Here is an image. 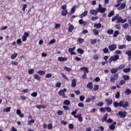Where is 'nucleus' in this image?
I'll return each mask as SVG.
<instances>
[{
	"instance_id": "nucleus-63",
	"label": "nucleus",
	"mask_w": 131,
	"mask_h": 131,
	"mask_svg": "<svg viewBox=\"0 0 131 131\" xmlns=\"http://www.w3.org/2000/svg\"><path fill=\"white\" fill-rule=\"evenodd\" d=\"M125 83V81L123 80H121L120 81L119 84L120 85H122V84H124Z\"/></svg>"
},
{
	"instance_id": "nucleus-3",
	"label": "nucleus",
	"mask_w": 131,
	"mask_h": 131,
	"mask_svg": "<svg viewBox=\"0 0 131 131\" xmlns=\"http://www.w3.org/2000/svg\"><path fill=\"white\" fill-rule=\"evenodd\" d=\"M66 92H67V89L64 88L62 90H60L58 92V94L59 95V96H62V97H63V98H67V97L65 96V93H66Z\"/></svg>"
},
{
	"instance_id": "nucleus-61",
	"label": "nucleus",
	"mask_w": 131,
	"mask_h": 131,
	"mask_svg": "<svg viewBox=\"0 0 131 131\" xmlns=\"http://www.w3.org/2000/svg\"><path fill=\"white\" fill-rule=\"evenodd\" d=\"M97 42V39H94L91 40V43L92 45H95Z\"/></svg>"
},
{
	"instance_id": "nucleus-44",
	"label": "nucleus",
	"mask_w": 131,
	"mask_h": 131,
	"mask_svg": "<svg viewBox=\"0 0 131 131\" xmlns=\"http://www.w3.org/2000/svg\"><path fill=\"white\" fill-rule=\"evenodd\" d=\"M75 8H76V6H74L73 7V8H72L71 11V14H74V13L75 12V11H76Z\"/></svg>"
},
{
	"instance_id": "nucleus-33",
	"label": "nucleus",
	"mask_w": 131,
	"mask_h": 131,
	"mask_svg": "<svg viewBox=\"0 0 131 131\" xmlns=\"http://www.w3.org/2000/svg\"><path fill=\"white\" fill-rule=\"evenodd\" d=\"M73 29H74V26H73V25H70L69 27V32H72Z\"/></svg>"
},
{
	"instance_id": "nucleus-1",
	"label": "nucleus",
	"mask_w": 131,
	"mask_h": 131,
	"mask_svg": "<svg viewBox=\"0 0 131 131\" xmlns=\"http://www.w3.org/2000/svg\"><path fill=\"white\" fill-rule=\"evenodd\" d=\"M119 59V55H115L114 56H111L108 62L109 63H111L112 62H116L117 60H118Z\"/></svg>"
},
{
	"instance_id": "nucleus-29",
	"label": "nucleus",
	"mask_w": 131,
	"mask_h": 131,
	"mask_svg": "<svg viewBox=\"0 0 131 131\" xmlns=\"http://www.w3.org/2000/svg\"><path fill=\"white\" fill-rule=\"evenodd\" d=\"M94 27L95 28H101V27H102V24H101V23L95 24Z\"/></svg>"
},
{
	"instance_id": "nucleus-31",
	"label": "nucleus",
	"mask_w": 131,
	"mask_h": 131,
	"mask_svg": "<svg viewBox=\"0 0 131 131\" xmlns=\"http://www.w3.org/2000/svg\"><path fill=\"white\" fill-rule=\"evenodd\" d=\"M37 74L40 75H45V74H46V71L40 70L37 72Z\"/></svg>"
},
{
	"instance_id": "nucleus-62",
	"label": "nucleus",
	"mask_w": 131,
	"mask_h": 131,
	"mask_svg": "<svg viewBox=\"0 0 131 131\" xmlns=\"http://www.w3.org/2000/svg\"><path fill=\"white\" fill-rule=\"evenodd\" d=\"M60 26H61V24H55V29H58V28H60Z\"/></svg>"
},
{
	"instance_id": "nucleus-46",
	"label": "nucleus",
	"mask_w": 131,
	"mask_h": 131,
	"mask_svg": "<svg viewBox=\"0 0 131 131\" xmlns=\"http://www.w3.org/2000/svg\"><path fill=\"white\" fill-rule=\"evenodd\" d=\"M64 70H66V71H67L68 72H70V71H71L72 70L71 68H69L67 67H64Z\"/></svg>"
},
{
	"instance_id": "nucleus-25",
	"label": "nucleus",
	"mask_w": 131,
	"mask_h": 131,
	"mask_svg": "<svg viewBox=\"0 0 131 131\" xmlns=\"http://www.w3.org/2000/svg\"><path fill=\"white\" fill-rule=\"evenodd\" d=\"M78 22L80 25H81V24H83V25H86V22L83 21V19H82L79 20Z\"/></svg>"
},
{
	"instance_id": "nucleus-50",
	"label": "nucleus",
	"mask_w": 131,
	"mask_h": 131,
	"mask_svg": "<svg viewBox=\"0 0 131 131\" xmlns=\"http://www.w3.org/2000/svg\"><path fill=\"white\" fill-rule=\"evenodd\" d=\"M52 75L51 73H48L47 74H46L45 77L46 78H51V77H52Z\"/></svg>"
},
{
	"instance_id": "nucleus-48",
	"label": "nucleus",
	"mask_w": 131,
	"mask_h": 131,
	"mask_svg": "<svg viewBox=\"0 0 131 131\" xmlns=\"http://www.w3.org/2000/svg\"><path fill=\"white\" fill-rule=\"evenodd\" d=\"M126 39L127 41H130L131 40L130 35H126Z\"/></svg>"
},
{
	"instance_id": "nucleus-52",
	"label": "nucleus",
	"mask_w": 131,
	"mask_h": 131,
	"mask_svg": "<svg viewBox=\"0 0 131 131\" xmlns=\"http://www.w3.org/2000/svg\"><path fill=\"white\" fill-rule=\"evenodd\" d=\"M34 122H35L34 120L32 119L28 122V124H29V125H31V123H34Z\"/></svg>"
},
{
	"instance_id": "nucleus-58",
	"label": "nucleus",
	"mask_w": 131,
	"mask_h": 131,
	"mask_svg": "<svg viewBox=\"0 0 131 131\" xmlns=\"http://www.w3.org/2000/svg\"><path fill=\"white\" fill-rule=\"evenodd\" d=\"M48 129H52L53 128V124L52 123L49 124L48 125Z\"/></svg>"
},
{
	"instance_id": "nucleus-11",
	"label": "nucleus",
	"mask_w": 131,
	"mask_h": 131,
	"mask_svg": "<svg viewBox=\"0 0 131 131\" xmlns=\"http://www.w3.org/2000/svg\"><path fill=\"white\" fill-rule=\"evenodd\" d=\"M115 125H116V122H113L112 124L109 126L110 129L114 130L115 129Z\"/></svg>"
},
{
	"instance_id": "nucleus-7",
	"label": "nucleus",
	"mask_w": 131,
	"mask_h": 131,
	"mask_svg": "<svg viewBox=\"0 0 131 131\" xmlns=\"http://www.w3.org/2000/svg\"><path fill=\"white\" fill-rule=\"evenodd\" d=\"M108 49L111 52H113L117 49V46L115 44L111 45L108 46Z\"/></svg>"
},
{
	"instance_id": "nucleus-4",
	"label": "nucleus",
	"mask_w": 131,
	"mask_h": 131,
	"mask_svg": "<svg viewBox=\"0 0 131 131\" xmlns=\"http://www.w3.org/2000/svg\"><path fill=\"white\" fill-rule=\"evenodd\" d=\"M97 10H98V13H103L106 12V8H103L102 6V5L99 4L98 5V9Z\"/></svg>"
},
{
	"instance_id": "nucleus-59",
	"label": "nucleus",
	"mask_w": 131,
	"mask_h": 131,
	"mask_svg": "<svg viewBox=\"0 0 131 131\" xmlns=\"http://www.w3.org/2000/svg\"><path fill=\"white\" fill-rule=\"evenodd\" d=\"M93 59L94 60H98V59H99V55L98 54H95L93 56Z\"/></svg>"
},
{
	"instance_id": "nucleus-24",
	"label": "nucleus",
	"mask_w": 131,
	"mask_h": 131,
	"mask_svg": "<svg viewBox=\"0 0 131 131\" xmlns=\"http://www.w3.org/2000/svg\"><path fill=\"white\" fill-rule=\"evenodd\" d=\"M33 77L35 79H36L37 80H40V76H39L38 74H34L33 75Z\"/></svg>"
},
{
	"instance_id": "nucleus-34",
	"label": "nucleus",
	"mask_w": 131,
	"mask_h": 131,
	"mask_svg": "<svg viewBox=\"0 0 131 131\" xmlns=\"http://www.w3.org/2000/svg\"><path fill=\"white\" fill-rule=\"evenodd\" d=\"M122 77L124 79V80H128L129 79V76L128 75H123Z\"/></svg>"
},
{
	"instance_id": "nucleus-64",
	"label": "nucleus",
	"mask_w": 131,
	"mask_h": 131,
	"mask_svg": "<svg viewBox=\"0 0 131 131\" xmlns=\"http://www.w3.org/2000/svg\"><path fill=\"white\" fill-rule=\"evenodd\" d=\"M105 110H106L107 112H111V108L110 107H105Z\"/></svg>"
},
{
	"instance_id": "nucleus-54",
	"label": "nucleus",
	"mask_w": 131,
	"mask_h": 131,
	"mask_svg": "<svg viewBox=\"0 0 131 131\" xmlns=\"http://www.w3.org/2000/svg\"><path fill=\"white\" fill-rule=\"evenodd\" d=\"M94 91H98L99 90V85H95L93 88Z\"/></svg>"
},
{
	"instance_id": "nucleus-35",
	"label": "nucleus",
	"mask_w": 131,
	"mask_h": 131,
	"mask_svg": "<svg viewBox=\"0 0 131 131\" xmlns=\"http://www.w3.org/2000/svg\"><path fill=\"white\" fill-rule=\"evenodd\" d=\"M61 14L62 16H66V15L68 14V10H63L61 12Z\"/></svg>"
},
{
	"instance_id": "nucleus-28",
	"label": "nucleus",
	"mask_w": 131,
	"mask_h": 131,
	"mask_svg": "<svg viewBox=\"0 0 131 131\" xmlns=\"http://www.w3.org/2000/svg\"><path fill=\"white\" fill-rule=\"evenodd\" d=\"M117 71H118V69L117 68L116 69H113L111 70V73H112V74H115V73H116V72H117Z\"/></svg>"
},
{
	"instance_id": "nucleus-27",
	"label": "nucleus",
	"mask_w": 131,
	"mask_h": 131,
	"mask_svg": "<svg viewBox=\"0 0 131 131\" xmlns=\"http://www.w3.org/2000/svg\"><path fill=\"white\" fill-rule=\"evenodd\" d=\"M130 71H131L130 68H126L123 70L124 73H128V72H130Z\"/></svg>"
},
{
	"instance_id": "nucleus-21",
	"label": "nucleus",
	"mask_w": 131,
	"mask_h": 131,
	"mask_svg": "<svg viewBox=\"0 0 131 131\" xmlns=\"http://www.w3.org/2000/svg\"><path fill=\"white\" fill-rule=\"evenodd\" d=\"M93 82H90L87 84V87L90 89V90H93Z\"/></svg>"
},
{
	"instance_id": "nucleus-37",
	"label": "nucleus",
	"mask_w": 131,
	"mask_h": 131,
	"mask_svg": "<svg viewBox=\"0 0 131 131\" xmlns=\"http://www.w3.org/2000/svg\"><path fill=\"white\" fill-rule=\"evenodd\" d=\"M119 35V31H115L113 36H114V37H117V36H118Z\"/></svg>"
},
{
	"instance_id": "nucleus-60",
	"label": "nucleus",
	"mask_w": 131,
	"mask_h": 131,
	"mask_svg": "<svg viewBox=\"0 0 131 131\" xmlns=\"http://www.w3.org/2000/svg\"><path fill=\"white\" fill-rule=\"evenodd\" d=\"M81 114H77V115H74V117H75V118L79 119L80 117H81Z\"/></svg>"
},
{
	"instance_id": "nucleus-56",
	"label": "nucleus",
	"mask_w": 131,
	"mask_h": 131,
	"mask_svg": "<svg viewBox=\"0 0 131 131\" xmlns=\"http://www.w3.org/2000/svg\"><path fill=\"white\" fill-rule=\"evenodd\" d=\"M61 82H58L57 83H56L55 86L56 88H60L61 86Z\"/></svg>"
},
{
	"instance_id": "nucleus-38",
	"label": "nucleus",
	"mask_w": 131,
	"mask_h": 131,
	"mask_svg": "<svg viewBox=\"0 0 131 131\" xmlns=\"http://www.w3.org/2000/svg\"><path fill=\"white\" fill-rule=\"evenodd\" d=\"M11 111V107H7L3 110V112H10Z\"/></svg>"
},
{
	"instance_id": "nucleus-26",
	"label": "nucleus",
	"mask_w": 131,
	"mask_h": 131,
	"mask_svg": "<svg viewBox=\"0 0 131 131\" xmlns=\"http://www.w3.org/2000/svg\"><path fill=\"white\" fill-rule=\"evenodd\" d=\"M17 56H18L17 53H13L11 55V58L12 60H14V59H16V57Z\"/></svg>"
},
{
	"instance_id": "nucleus-55",
	"label": "nucleus",
	"mask_w": 131,
	"mask_h": 131,
	"mask_svg": "<svg viewBox=\"0 0 131 131\" xmlns=\"http://www.w3.org/2000/svg\"><path fill=\"white\" fill-rule=\"evenodd\" d=\"M115 54L118 55H121V54H122V52H121L120 50H116L115 51Z\"/></svg>"
},
{
	"instance_id": "nucleus-10",
	"label": "nucleus",
	"mask_w": 131,
	"mask_h": 131,
	"mask_svg": "<svg viewBox=\"0 0 131 131\" xmlns=\"http://www.w3.org/2000/svg\"><path fill=\"white\" fill-rule=\"evenodd\" d=\"M105 101L107 106H110V105H112V103H113V100L112 99H105Z\"/></svg>"
},
{
	"instance_id": "nucleus-12",
	"label": "nucleus",
	"mask_w": 131,
	"mask_h": 131,
	"mask_svg": "<svg viewBox=\"0 0 131 131\" xmlns=\"http://www.w3.org/2000/svg\"><path fill=\"white\" fill-rule=\"evenodd\" d=\"M98 13H99V12L97 10H90V14H92V15H94V16H97V15H98Z\"/></svg>"
},
{
	"instance_id": "nucleus-5",
	"label": "nucleus",
	"mask_w": 131,
	"mask_h": 131,
	"mask_svg": "<svg viewBox=\"0 0 131 131\" xmlns=\"http://www.w3.org/2000/svg\"><path fill=\"white\" fill-rule=\"evenodd\" d=\"M126 21H127L126 19H122L121 16H119V17L118 18V20L116 21V23L117 24H118V23L123 24V23H125Z\"/></svg>"
},
{
	"instance_id": "nucleus-45",
	"label": "nucleus",
	"mask_w": 131,
	"mask_h": 131,
	"mask_svg": "<svg viewBox=\"0 0 131 131\" xmlns=\"http://www.w3.org/2000/svg\"><path fill=\"white\" fill-rule=\"evenodd\" d=\"M123 27L125 29H126V28H129V25L127 23H125V24L123 25Z\"/></svg>"
},
{
	"instance_id": "nucleus-22",
	"label": "nucleus",
	"mask_w": 131,
	"mask_h": 131,
	"mask_svg": "<svg viewBox=\"0 0 131 131\" xmlns=\"http://www.w3.org/2000/svg\"><path fill=\"white\" fill-rule=\"evenodd\" d=\"M81 70H84L85 73H89V69L85 67H83L81 68Z\"/></svg>"
},
{
	"instance_id": "nucleus-14",
	"label": "nucleus",
	"mask_w": 131,
	"mask_h": 131,
	"mask_svg": "<svg viewBox=\"0 0 131 131\" xmlns=\"http://www.w3.org/2000/svg\"><path fill=\"white\" fill-rule=\"evenodd\" d=\"M125 7H126V4L123 3L120 5V7L118 8V10L119 11H120L121 10H123V9H124Z\"/></svg>"
},
{
	"instance_id": "nucleus-40",
	"label": "nucleus",
	"mask_w": 131,
	"mask_h": 131,
	"mask_svg": "<svg viewBox=\"0 0 131 131\" xmlns=\"http://www.w3.org/2000/svg\"><path fill=\"white\" fill-rule=\"evenodd\" d=\"M114 15V10L112 11L111 12H110L108 14V18H110L112 17Z\"/></svg>"
},
{
	"instance_id": "nucleus-15",
	"label": "nucleus",
	"mask_w": 131,
	"mask_h": 131,
	"mask_svg": "<svg viewBox=\"0 0 131 131\" xmlns=\"http://www.w3.org/2000/svg\"><path fill=\"white\" fill-rule=\"evenodd\" d=\"M88 15V11H85L83 13L79 15V17L80 18H81L82 19L83 17H85Z\"/></svg>"
},
{
	"instance_id": "nucleus-20",
	"label": "nucleus",
	"mask_w": 131,
	"mask_h": 131,
	"mask_svg": "<svg viewBox=\"0 0 131 131\" xmlns=\"http://www.w3.org/2000/svg\"><path fill=\"white\" fill-rule=\"evenodd\" d=\"M107 118H108V114H105L104 116L103 117V118L102 119L101 121L102 122H104V121H107Z\"/></svg>"
},
{
	"instance_id": "nucleus-47",
	"label": "nucleus",
	"mask_w": 131,
	"mask_h": 131,
	"mask_svg": "<svg viewBox=\"0 0 131 131\" xmlns=\"http://www.w3.org/2000/svg\"><path fill=\"white\" fill-rule=\"evenodd\" d=\"M126 48V46L125 45H121L118 47L119 50H123V49H125Z\"/></svg>"
},
{
	"instance_id": "nucleus-42",
	"label": "nucleus",
	"mask_w": 131,
	"mask_h": 131,
	"mask_svg": "<svg viewBox=\"0 0 131 131\" xmlns=\"http://www.w3.org/2000/svg\"><path fill=\"white\" fill-rule=\"evenodd\" d=\"M31 96L34 98H36V97H37V92H33L31 93Z\"/></svg>"
},
{
	"instance_id": "nucleus-30",
	"label": "nucleus",
	"mask_w": 131,
	"mask_h": 131,
	"mask_svg": "<svg viewBox=\"0 0 131 131\" xmlns=\"http://www.w3.org/2000/svg\"><path fill=\"white\" fill-rule=\"evenodd\" d=\"M130 94H131L130 89H127L125 91V94H126L127 96H128V95H129Z\"/></svg>"
},
{
	"instance_id": "nucleus-51",
	"label": "nucleus",
	"mask_w": 131,
	"mask_h": 131,
	"mask_svg": "<svg viewBox=\"0 0 131 131\" xmlns=\"http://www.w3.org/2000/svg\"><path fill=\"white\" fill-rule=\"evenodd\" d=\"M116 99H119L120 97V93L119 92H117L116 96H115Z\"/></svg>"
},
{
	"instance_id": "nucleus-23",
	"label": "nucleus",
	"mask_w": 131,
	"mask_h": 131,
	"mask_svg": "<svg viewBox=\"0 0 131 131\" xmlns=\"http://www.w3.org/2000/svg\"><path fill=\"white\" fill-rule=\"evenodd\" d=\"M77 53H78V54H80V55H82V54L84 53V51H83V50L81 49V48L78 49L77 50Z\"/></svg>"
},
{
	"instance_id": "nucleus-39",
	"label": "nucleus",
	"mask_w": 131,
	"mask_h": 131,
	"mask_svg": "<svg viewBox=\"0 0 131 131\" xmlns=\"http://www.w3.org/2000/svg\"><path fill=\"white\" fill-rule=\"evenodd\" d=\"M64 105H70V101L68 100H66L63 101Z\"/></svg>"
},
{
	"instance_id": "nucleus-18",
	"label": "nucleus",
	"mask_w": 131,
	"mask_h": 131,
	"mask_svg": "<svg viewBox=\"0 0 131 131\" xmlns=\"http://www.w3.org/2000/svg\"><path fill=\"white\" fill-rule=\"evenodd\" d=\"M71 85L72 88H75L76 86V79H74L72 80Z\"/></svg>"
},
{
	"instance_id": "nucleus-53",
	"label": "nucleus",
	"mask_w": 131,
	"mask_h": 131,
	"mask_svg": "<svg viewBox=\"0 0 131 131\" xmlns=\"http://www.w3.org/2000/svg\"><path fill=\"white\" fill-rule=\"evenodd\" d=\"M34 72V69H30L28 71V73L29 74H32Z\"/></svg>"
},
{
	"instance_id": "nucleus-32",
	"label": "nucleus",
	"mask_w": 131,
	"mask_h": 131,
	"mask_svg": "<svg viewBox=\"0 0 131 131\" xmlns=\"http://www.w3.org/2000/svg\"><path fill=\"white\" fill-rule=\"evenodd\" d=\"M93 33H94L95 35H99V31L96 29H94L92 30Z\"/></svg>"
},
{
	"instance_id": "nucleus-8",
	"label": "nucleus",
	"mask_w": 131,
	"mask_h": 131,
	"mask_svg": "<svg viewBox=\"0 0 131 131\" xmlns=\"http://www.w3.org/2000/svg\"><path fill=\"white\" fill-rule=\"evenodd\" d=\"M76 49V47H74L73 48H69L68 51L69 52L70 55L72 56V55H76V53L74 52V51H75V49Z\"/></svg>"
},
{
	"instance_id": "nucleus-57",
	"label": "nucleus",
	"mask_w": 131,
	"mask_h": 131,
	"mask_svg": "<svg viewBox=\"0 0 131 131\" xmlns=\"http://www.w3.org/2000/svg\"><path fill=\"white\" fill-rule=\"evenodd\" d=\"M61 9H62V10H67V9H67V5H62V6H61Z\"/></svg>"
},
{
	"instance_id": "nucleus-43",
	"label": "nucleus",
	"mask_w": 131,
	"mask_h": 131,
	"mask_svg": "<svg viewBox=\"0 0 131 131\" xmlns=\"http://www.w3.org/2000/svg\"><path fill=\"white\" fill-rule=\"evenodd\" d=\"M125 54L128 57H131V50H127V51H126Z\"/></svg>"
},
{
	"instance_id": "nucleus-13",
	"label": "nucleus",
	"mask_w": 131,
	"mask_h": 131,
	"mask_svg": "<svg viewBox=\"0 0 131 131\" xmlns=\"http://www.w3.org/2000/svg\"><path fill=\"white\" fill-rule=\"evenodd\" d=\"M16 114H17V115H19L20 118H23V117H24V114H21V110H17L16 111Z\"/></svg>"
},
{
	"instance_id": "nucleus-17",
	"label": "nucleus",
	"mask_w": 131,
	"mask_h": 131,
	"mask_svg": "<svg viewBox=\"0 0 131 131\" xmlns=\"http://www.w3.org/2000/svg\"><path fill=\"white\" fill-rule=\"evenodd\" d=\"M119 17V14H117L116 16H113L112 18V21L114 22V21H116V20H118V17Z\"/></svg>"
},
{
	"instance_id": "nucleus-16",
	"label": "nucleus",
	"mask_w": 131,
	"mask_h": 131,
	"mask_svg": "<svg viewBox=\"0 0 131 131\" xmlns=\"http://www.w3.org/2000/svg\"><path fill=\"white\" fill-rule=\"evenodd\" d=\"M58 60L60 62H65V61H67V58L59 57L58 58Z\"/></svg>"
},
{
	"instance_id": "nucleus-19",
	"label": "nucleus",
	"mask_w": 131,
	"mask_h": 131,
	"mask_svg": "<svg viewBox=\"0 0 131 131\" xmlns=\"http://www.w3.org/2000/svg\"><path fill=\"white\" fill-rule=\"evenodd\" d=\"M128 106H129L128 102L126 101L124 102V101H123L122 107H123V108H126L127 107H128Z\"/></svg>"
},
{
	"instance_id": "nucleus-36",
	"label": "nucleus",
	"mask_w": 131,
	"mask_h": 131,
	"mask_svg": "<svg viewBox=\"0 0 131 131\" xmlns=\"http://www.w3.org/2000/svg\"><path fill=\"white\" fill-rule=\"evenodd\" d=\"M125 66L123 64L120 65L119 67H117L118 70H121V69H123V68H124Z\"/></svg>"
},
{
	"instance_id": "nucleus-41",
	"label": "nucleus",
	"mask_w": 131,
	"mask_h": 131,
	"mask_svg": "<svg viewBox=\"0 0 131 131\" xmlns=\"http://www.w3.org/2000/svg\"><path fill=\"white\" fill-rule=\"evenodd\" d=\"M103 52L104 54H107V53H109V49H108V48H104L103 49Z\"/></svg>"
},
{
	"instance_id": "nucleus-2",
	"label": "nucleus",
	"mask_w": 131,
	"mask_h": 131,
	"mask_svg": "<svg viewBox=\"0 0 131 131\" xmlns=\"http://www.w3.org/2000/svg\"><path fill=\"white\" fill-rule=\"evenodd\" d=\"M119 77V76L118 75V74H115L114 75H112L110 77L111 82H115V80H117Z\"/></svg>"
},
{
	"instance_id": "nucleus-49",
	"label": "nucleus",
	"mask_w": 131,
	"mask_h": 131,
	"mask_svg": "<svg viewBox=\"0 0 131 131\" xmlns=\"http://www.w3.org/2000/svg\"><path fill=\"white\" fill-rule=\"evenodd\" d=\"M107 32L108 34H113V33H114V31H113V29H110V30H108Z\"/></svg>"
},
{
	"instance_id": "nucleus-6",
	"label": "nucleus",
	"mask_w": 131,
	"mask_h": 131,
	"mask_svg": "<svg viewBox=\"0 0 131 131\" xmlns=\"http://www.w3.org/2000/svg\"><path fill=\"white\" fill-rule=\"evenodd\" d=\"M123 103V100L120 101L119 103L118 102H114V106L115 108H117V107H122V104Z\"/></svg>"
},
{
	"instance_id": "nucleus-9",
	"label": "nucleus",
	"mask_w": 131,
	"mask_h": 131,
	"mask_svg": "<svg viewBox=\"0 0 131 131\" xmlns=\"http://www.w3.org/2000/svg\"><path fill=\"white\" fill-rule=\"evenodd\" d=\"M126 112H119V115H120V117L121 118H124L125 116H126Z\"/></svg>"
}]
</instances>
